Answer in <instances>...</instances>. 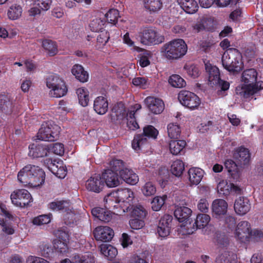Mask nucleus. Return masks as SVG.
I'll use <instances>...</instances> for the list:
<instances>
[{"label": "nucleus", "instance_id": "6", "mask_svg": "<svg viewBox=\"0 0 263 263\" xmlns=\"http://www.w3.org/2000/svg\"><path fill=\"white\" fill-rule=\"evenodd\" d=\"M138 36L140 43L145 45H157L164 41V37L152 27L141 29Z\"/></svg>", "mask_w": 263, "mask_h": 263}, {"label": "nucleus", "instance_id": "25", "mask_svg": "<svg viewBox=\"0 0 263 263\" xmlns=\"http://www.w3.org/2000/svg\"><path fill=\"white\" fill-rule=\"evenodd\" d=\"M234 157L240 167H243L249 164L250 153L249 151L244 147L238 148L236 150Z\"/></svg>", "mask_w": 263, "mask_h": 263}, {"label": "nucleus", "instance_id": "43", "mask_svg": "<svg viewBox=\"0 0 263 263\" xmlns=\"http://www.w3.org/2000/svg\"><path fill=\"white\" fill-rule=\"evenodd\" d=\"M126 114L123 104L119 103L114 107L111 116L112 118H116V120H121L125 117Z\"/></svg>", "mask_w": 263, "mask_h": 263}, {"label": "nucleus", "instance_id": "20", "mask_svg": "<svg viewBox=\"0 0 263 263\" xmlns=\"http://www.w3.org/2000/svg\"><path fill=\"white\" fill-rule=\"evenodd\" d=\"M144 102L149 111L154 114H159L164 109V103L160 99L148 97L145 99Z\"/></svg>", "mask_w": 263, "mask_h": 263}, {"label": "nucleus", "instance_id": "7", "mask_svg": "<svg viewBox=\"0 0 263 263\" xmlns=\"http://www.w3.org/2000/svg\"><path fill=\"white\" fill-rule=\"evenodd\" d=\"M205 68L209 73V81L210 84L220 88V92L227 90L230 87L229 83L222 81L220 78V72L219 69L215 66L213 65L209 61L205 62Z\"/></svg>", "mask_w": 263, "mask_h": 263}, {"label": "nucleus", "instance_id": "42", "mask_svg": "<svg viewBox=\"0 0 263 263\" xmlns=\"http://www.w3.org/2000/svg\"><path fill=\"white\" fill-rule=\"evenodd\" d=\"M67 91V88L65 82L56 86L50 89L49 95L51 97L61 98L65 96Z\"/></svg>", "mask_w": 263, "mask_h": 263}, {"label": "nucleus", "instance_id": "53", "mask_svg": "<svg viewBox=\"0 0 263 263\" xmlns=\"http://www.w3.org/2000/svg\"><path fill=\"white\" fill-rule=\"evenodd\" d=\"M105 24V21L100 18H96L93 19L90 23L89 27L90 29L94 32L101 31Z\"/></svg>", "mask_w": 263, "mask_h": 263}, {"label": "nucleus", "instance_id": "2", "mask_svg": "<svg viewBox=\"0 0 263 263\" xmlns=\"http://www.w3.org/2000/svg\"><path fill=\"white\" fill-rule=\"evenodd\" d=\"M257 72L253 68L245 70L241 76V87L236 88L237 93L244 98L252 96L263 88V82L257 81Z\"/></svg>", "mask_w": 263, "mask_h": 263}, {"label": "nucleus", "instance_id": "37", "mask_svg": "<svg viewBox=\"0 0 263 263\" xmlns=\"http://www.w3.org/2000/svg\"><path fill=\"white\" fill-rule=\"evenodd\" d=\"M79 102L83 107L87 106L89 101V91L84 87L79 88L76 90Z\"/></svg>", "mask_w": 263, "mask_h": 263}, {"label": "nucleus", "instance_id": "62", "mask_svg": "<svg viewBox=\"0 0 263 263\" xmlns=\"http://www.w3.org/2000/svg\"><path fill=\"white\" fill-rule=\"evenodd\" d=\"M132 83L135 86L143 89L146 88L148 86L146 79L142 77L135 78L133 79Z\"/></svg>", "mask_w": 263, "mask_h": 263}, {"label": "nucleus", "instance_id": "57", "mask_svg": "<svg viewBox=\"0 0 263 263\" xmlns=\"http://www.w3.org/2000/svg\"><path fill=\"white\" fill-rule=\"evenodd\" d=\"M222 221L224 226L230 230H232L236 226V219L231 215H226Z\"/></svg>", "mask_w": 263, "mask_h": 263}, {"label": "nucleus", "instance_id": "12", "mask_svg": "<svg viewBox=\"0 0 263 263\" xmlns=\"http://www.w3.org/2000/svg\"><path fill=\"white\" fill-rule=\"evenodd\" d=\"M116 193L118 199L122 205V211L125 213L128 211L134 198L133 192L128 189L118 190L115 191Z\"/></svg>", "mask_w": 263, "mask_h": 263}, {"label": "nucleus", "instance_id": "49", "mask_svg": "<svg viewBox=\"0 0 263 263\" xmlns=\"http://www.w3.org/2000/svg\"><path fill=\"white\" fill-rule=\"evenodd\" d=\"M211 220V217L205 214L197 215L195 223L197 228L202 229L205 227Z\"/></svg>", "mask_w": 263, "mask_h": 263}, {"label": "nucleus", "instance_id": "64", "mask_svg": "<svg viewBox=\"0 0 263 263\" xmlns=\"http://www.w3.org/2000/svg\"><path fill=\"white\" fill-rule=\"evenodd\" d=\"M197 208L201 212L207 213L209 209V204L206 198L200 199L197 203Z\"/></svg>", "mask_w": 263, "mask_h": 263}, {"label": "nucleus", "instance_id": "51", "mask_svg": "<svg viewBox=\"0 0 263 263\" xmlns=\"http://www.w3.org/2000/svg\"><path fill=\"white\" fill-rule=\"evenodd\" d=\"M166 196H155L151 201L152 209L154 211H159L165 203Z\"/></svg>", "mask_w": 263, "mask_h": 263}, {"label": "nucleus", "instance_id": "5", "mask_svg": "<svg viewBox=\"0 0 263 263\" xmlns=\"http://www.w3.org/2000/svg\"><path fill=\"white\" fill-rule=\"evenodd\" d=\"M60 132V127L51 121L42 124L37 134V139L46 141L56 140Z\"/></svg>", "mask_w": 263, "mask_h": 263}, {"label": "nucleus", "instance_id": "29", "mask_svg": "<svg viewBox=\"0 0 263 263\" xmlns=\"http://www.w3.org/2000/svg\"><path fill=\"white\" fill-rule=\"evenodd\" d=\"M91 213L95 217L104 222L109 221L113 216L110 211L98 207L92 209Z\"/></svg>", "mask_w": 263, "mask_h": 263}, {"label": "nucleus", "instance_id": "23", "mask_svg": "<svg viewBox=\"0 0 263 263\" xmlns=\"http://www.w3.org/2000/svg\"><path fill=\"white\" fill-rule=\"evenodd\" d=\"M187 175L190 185H197L202 179L204 172L200 168L193 167L188 170Z\"/></svg>", "mask_w": 263, "mask_h": 263}, {"label": "nucleus", "instance_id": "38", "mask_svg": "<svg viewBox=\"0 0 263 263\" xmlns=\"http://www.w3.org/2000/svg\"><path fill=\"white\" fill-rule=\"evenodd\" d=\"M180 3L182 9L188 13L196 12L198 8L197 2L194 0H180Z\"/></svg>", "mask_w": 263, "mask_h": 263}, {"label": "nucleus", "instance_id": "10", "mask_svg": "<svg viewBox=\"0 0 263 263\" xmlns=\"http://www.w3.org/2000/svg\"><path fill=\"white\" fill-rule=\"evenodd\" d=\"M10 198L13 204L21 208L25 207L32 201L30 194L25 189L14 191L11 193Z\"/></svg>", "mask_w": 263, "mask_h": 263}, {"label": "nucleus", "instance_id": "55", "mask_svg": "<svg viewBox=\"0 0 263 263\" xmlns=\"http://www.w3.org/2000/svg\"><path fill=\"white\" fill-rule=\"evenodd\" d=\"M50 221V215H42L34 217L32 220V223L34 225L42 226L49 223Z\"/></svg>", "mask_w": 263, "mask_h": 263}, {"label": "nucleus", "instance_id": "3", "mask_svg": "<svg viewBox=\"0 0 263 263\" xmlns=\"http://www.w3.org/2000/svg\"><path fill=\"white\" fill-rule=\"evenodd\" d=\"M187 46L182 39H176L165 43L161 48V52L169 60H176L183 57L186 53Z\"/></svg>", "mask_w": 263, "mask_h": 263}, {"label": "nucleus", "instance_id": "50", "mask_svg": "<svg viewBox=\"0 0 263 263\" xmlns=\"http://www.w3.org/2000/svg\"><path fill=\"white\" fill-rule=\"evenodd\" d=\"M64 82V80L60 78L58 75L52 74L49 75L47 78L46 85L47 87L50 89L53 87H55L57 85L58 86Z\"/></svg>", "mask_w": 263, "mask_h": 263}, {"label": "nucleus", "instance_id": "19", "mask_svg": "<svg viewBox=\"0 0 263 263\" xmlns=\"http://www.w3.org/2000/svg\"><path fill=\"white\" fill-rule=\"evenodd\" d=\"M217 191L219 194L227 196L231 193H239L240 189L239 186L229 182L226 180L220 181L217 186Z\"/></svg>", "mask_w": 263, "mask_h": 263}, {"label": "nucleus", "instance_id": "16", "mask_svg": "<svg viewBox=\"0 0 263 263\" xmlns=\"http://www.w3.org/2000/svg\"><path fill=\"white\" fill-rule=\"evenodd\" d=\"M104 181L99 175L95 174L91 176L85 183V186L87 190L90 192L99 193L104 187Z\"/></svg>", "mask_w": 263, "mask_h": 263}, {"label": "nucleus", "instance_id": "15", "mask_svg": "<svg viewBox=\"0 0 263 263\" xmlns=\"http://www.w3.org/2000/svg\"><path fill=\"white\" fill-rule=\"evenodd\" d=\"M94 237L97 240L109 241L114 236V232L112 229L107 226L97 227L93 231Z\"/></svg>", "mask_w": 263, "mask_h": 263}, {"label": "nucleus", "instance_id": "61", "mask_svg": "<svg viewBox=\"0 0 263 263\" xmlns=\"http://www.w3.org/2000/svg\"><path fill=\"white\" fill-rule=\"evenodd\" d=\"M109 165L113 171L117 172L118 171L120 172L122 170L123 166V162L121 160L113 159L109 162Z\"/></svg>", "mask_w": 263, "mask_h": 263}, {"label": "nucleus", "instance_id": "24", "mask_svg": "<svg viewBox=\"0 0 263 263\" xmlns=\"http://www.w3.org/2000/svg\"><path fill=\"white\" fill-rule=\"evenodd\" d=\"M234 208L237 214L245 215L251 209L250 201L247 198L239 197L235 200Z\"/></svg>", "mask_w": 263, "mask_h": 263}, {"label": "nucleus", "instance_id": "40", "mask_svg": "<svg viewBox=\"0 0 263 263\" xmlns=\"http://www.w3.org/2000/svg\"><path fill=\"white\" fill-rule=\"evenodd\" d=\"M141 193L142 195L148 197L154 195L157 191L155 184L152 181L145 182L141 187Z\"/></svg>", "mask_w": 263, "mask_h": 263}, {"label": "nucleus", "instance_id": "46", "mask_svg": "<svg viewBox=\"0 0 263 263\" xmlns=\"http://www.w3.org/2000/svg\"><path fill=\"white\" fill-rule=\"evenodd\" d=\"M168 83L173 87L183 88L185 86L186 82L179 75L173 74L171 76L168 80Z\"/></svg>", "mask_w": 263, "mask_h": 263}, {"label": "nucleus", "instance_id": "8", "mask_svg": "<svg viewBox=\"0 0 263 263\" xmlns=\"http://www.w3.org/2000/svg\"><path fill=\"white\" fill-rule=\"evenodd\" d=\"M158 131L153 126L148 125L143 129V134H138L135 136L132 143V147L135 151L142 148L147 142V138H156Z\"/></svg>", "mask_w": 263, "mask_h": 263}, {"label": "nucleus", "instance_id": "21", "mask_svg": "<svg viewBox=\"0 0 263 263\" xmlns=\"http://www.w3.org/2000/svg\"><path fill=\"white\" fill-rule=\"evenodd\" d=\"M172 221V217L168 215L161 218L157 228V233L160 237L165 238L169 235Z\"/></svg>", "mask_w": 263, "mask_h": 263}, {"label": "nucleus", "instance_id": "36", "mask_svg": "<svg viewBox=\"0 0 263 263\" xmlns=\"http://www.w3.org/2000/svg\"><path fill=\"white\" fill-rule=\"evenodd\" d=\"M236 255L232 252L224 251L216 258L215 263H236Z\"/></svg>", "mask_w": 263, "mask_h": 263}, {"label": "nucleus", "instance_id": "45", "mask_svg": "<svg viewBox=\"0 0 263 263\" xmlns=\"http://www.w3.org/2000/svg\"><path fill=\"white\" fill-rule=\"evenodd\" d=\"M12 106V100L8 95H0V108L4 111L11 110Z\"/></svg>", "mask_w": 263, "mask_h": 263}, {"label": "nucleus", "instance_id": "14", "mask_svg": "<svg viewBox=\"0 0 263 263\" xmlns=\"http://www.w3.org/2000/svg\"><path fill=\"white\" fill-rule=\"evenodd\" d=\"M228 203L224 199H216L213 201L211 210L213 216L216 218H221L226 215L228 212Z\"/></svg>", "mask_w": 263, "mask_h": 263}, {"label": "nucleus", "instance_id": "31", "mask_svg": "<svg viewBox=\"0 0 263 263\" xmlns=\"http://www.w3.org/2000/svg\"><path fill=\"white\" fill-rule=\"evenodd\" d=\"M225 166L231 177L235 180L239 178L241 172L237 164L232 160L229 159L225 161Z\"/></svg>", "mask_w": 263, "mask_h": 263}, {"label": "nucleus", "instance_id": "27", "mask_svg": "<svg viewBox=\"0 0 263 263\" xmlns=\"http://www.w3.org/2000/svg\"><path fill=\"white\" fill-rule=\"evenodd\" d=\"M108 108L107 99L103 96L97 97L93 102V109L99 115H103L106 113Z\"/></svg>", "mask_w": 263, "mask_h": 263}, {"label": "nucleus", "instance_id": "58", "mask_svg": "<svg viewBox=\"0 0 263 263\" xmlns=\"http://www.w3.org/2000/svg\"><path fill=\"white\" fill-rule=\"evenodd\" d=\"M123 43L127 45L130 48L131 50L140 52L142 51V48L136 46L135 45V42L129 37L128 32H126L123 36Z\"/></svg>", "mask_w": 263, "mask_h": 263}, {"label": "nucleus", "instance_id": "18", "mask_svg": "<svg viewBox=\"0 0 263 263\" xmlns=\"http://www.w3.org/2000/svg\"><path fill=\"white\" fill-rule=\"evenodd\" d=\"M104 201L106 208L115 210V212H117V214H120L123 213L122 211V205L118 199L116 193L115 192H112L105 196Z\"/></svg>", "mask_w": 263, "mask_h": 263}, {"label": "nucleus", "instance_id": "44", "mask_svg": "<svg viewBox=\"0 0 263 263\" xmlns=\"http://www.w3.org/2000/svg\"><path fill=\"white\" fill-rule=\"evenodd\" d=\"M184 170V164L182 161L177 159L172 163L171 167V171L175 176H181Z\"/></svg>", "mask_w": 263, "mask_h": 263}, {"label": "nucleus", "instance_id": "28", "mask_svg": "<svg viewBox=\"0 0 263 263\" xmlns=\"http://www.w3.org/2000/svg\"><path fill=\"white\" fill-rule=\"evenodd\" d=\"M48 149L43 145L31 144L29 146L28 156L32 158L43 157L47 155Z\"/></svg>", "mask_w": 263, "mask_h": 263}, {"label": "nucleus", "instance_id": "33", "mask_svg": "<svg viewBox=\"0 0 263 263\" xmlns=\"http://www.w3.org/2000/svg\"><path fill=\"white\" fill-rule=\"evenodd\" d=\"M99 249L101 254L109 260L114 258L118 254L117 249L110 245L103 243L99 246Z\"/></svg>", "mask_w": 263, "mask_h": 263}, {"label": "nucleus", "instance_id": "35", "mask_svg": "<svg viewBox=\"0 0 263 263\" xmlns=\"http://www.w3.org/2000/svg\"><path fill=\"white\" fill-rule=\"evenodd\" d=\"M186 146L184 140H172L169 143L170 153L174 155L179 154Z\"/></svg>", "mask_w": 263, "mask_h": 263}, {"label": "nucleus", "instance_id": "17", "mask_svg": "<svg viewBox=\"0 0 263 263\" xmlns=\"http://www.w3.org/2000/svg\"><path fill=\"white\" fill-rule=\"evenodd\" d=\"M102 178L104 183L109 187L118 186L121 183L118 174L112 170H105L102 174Z\"/></svg>", "mask_w": 263, "mask_h": 263}, {"label": "nucleus", "instance_id": "32", "mask_svg": "<svg viewBox=\"0 0 263 263\" xmlns=\"http://www.w3.org/2000/svg\"><path fill=\"white\" fill-rule=\"evenodd\" d=\"M192 211L186 206H177L174 211V216L180 221L183 222L191 216Z\"/></svg>", "mask_w": 263, "mask_h": 263}, {"label": "nucleus", "instance_id": "39", "mask_svg": "<svg viewBox=\"0 0 263 263\" xmlns=\"http://www.w3.org/2000/svg\"><path fill=\"white\" fill-rule=\"evenodd\" d=\"M145 8L149 12H156L162 7L161 0H143Z\"/></svg>", "mask_w": 263, "mask_h": 263}, {"label": "nucleus", "instance_id": "63", "mask_svg": "<svg viewBox=\"0 0 263 263\" xmlns=\"http://www.w3.org/2000/svg\"><path fill=\"white\" fill-rule=\"evenodd\" d=\"M132 214L135 217L143 218L146 216V212L144 206L138 205L133 210Z\"/></svg>", "mask_w": 263, "mask_h": 263}, {"label": "nucleus", "instance_id": "22", "mask_svg": "<svg viewBox=\"0 0 263 263\" xmlns=\"http://www.w3.org/2000/svg\"><path fill=\"white\" fill-rule=\"evenodd\" d=\"M69 236L65 232L59 231L58 238L54 240L53 247L55 250L60 253H65L68 250V242Z\"/></svg>", "mask_w": 263, "mask_h": 263}, {"label": "nucleus", "instance_id": "56", "mask_svg": "<svg viewBox=\"0 0 263 263\" xmlns=\"http://www.w3.org/2000/svg\"><path fill=\"white\" fill-rule=\"evenodd\" d=\"M105 17L109 23L115 24L119 17V11L116 9H111L106 13Z\"/></svg>", "mask_w": 263, "mask_h": 263}, {"label": "nucleus", "instance_id": "59", "mask_svg": "<svg viewBox=\"0 0 263 263\" xmlns=\"http://www.w3.org/2000/svg\"><path fill=\"white\" fill-rule=\"evenodd\" d=\"M127 125L131 130H135L139 128V125L136 121L134 113L128 112L127 114Z\"/></svg>", "mask_w": 263, "mask_h": 263}, {"label": "nucleus", "instance_id": "41", "mask_svg": "<svg viewBox=\"0 0 263 263\" xmlns=\"http://www.w3.org/2000/svg\"><path fill=\"white\" fill-rule=\"evenodd\" d=\"M167 132L169 138L172 139H177L181 134V128L177 123H171L167 126Z\"/></svg>", "mask_w": 263, "mask_h": 263}, {"label": "nucleus", "instance_id": "11", "mask_svg": "<svg viewBox=\"0 0 263 263\" xmlns=\"http://www.w3.org/2000/svg\"><path fill=\"white\" fill-rule=\"evenodd\" d=\"M251 226L247 221H241L236 226L234 236L240 242H246L250 239Z\"/></svg>", "mask_w": 263, "mask_h": 263}, {"label": "nucleus", "instance_id": "9", "mask_svg": "<svg viewBox=\"0 0 263 263\" xmlns=\"http://www.w3.org/2000/svg\"><path fill=\"white\" fill-rule=\"evenodd\" d=\"M178 98L181 104L191 110L197 109L201 103L199 98L189 91H181Z\"/></svg>", "mask_w": 263, "mask_h": 263}, {"label": "nucleus", "instance_id": "60", "mask_svg": "<svg viewBox=\"0 0 263 263\" xmlns=\"http://www.w3.org/2000/svg\"><path fill=\"white\" fill-rule=\"evenodd\" d=\"M109 39V35L107 31L104 30L101 31L99 34L97 36V43L100 46H104L108 42Z\"/></svg>", "mask_w": 263, "mask_h": 263}, {"label": "nucleus", "instance_id": "34", "mask_svg": "<svg viewBox=\"0 0 263 263\" xmlns=\"http://www.w3.org/2000/svg\"><path fill=\"white\" fill-rule=\"evenodd\" d=\"M22 12V7L20 5L14 4L9 8L7 11V16L9 20L15 21L21 17Z\"/></svg>", "mask_w": 263, "mask_h": 263}, {"label": "nucleus", "instance_id": "4", "mask_svg": "<svg viewBox=\"0 0 263 263\" xmlns=\"http://www.w3.org/2000/svg\"><path fill=\"white\" fill-rule=\"evenodd\" d=\"M222 64L229 72H238L242 68V56L235 48H230L224 52L222 57Z\"/></svg>", "mask_w": 263, "mask_h": 263}, {"label": "nucleus", "instance_id": "54", "mask_svg": "<svg viewBox=\"0 0 263 263\" xmlns=\"http://www.w3.org/2000/svg\"><path fill=\"white\" fill-rule=\"evenodd\" d=\"M184 69L187 74L191 77L196 78L199 75L198 68L192 64H186L184 66Z\"/></svg>", "mask_w": 263, "mask_h": 263}, {"label": "nucleus", "instance_id": "48", "mask_svg": "<svg viewBox=\"0 0 263 263\" xmlns=\"http://www.w3.org/2000/svg\"><path fill=\"white\" fill-rule=\"evenodd\" d=\"M12 219H4L2 215H0V226L2 230L7 235H12L14 233V229L9 223V221Z\"/></svg>", "mask_w": 263, "mask_h": 263}, {"label": "nucleus", "instance_id": "47", "mask_svg": "<svg viewBox=\"0 0 263 263\" xmlns=\"http://www.w3.org/2000/svg\"><path fill=\"white\" fill-rule=\"evenodd\" d=\"M42 46L50 55H54L58 52L57 45L52 41L49 40H43L42 41Z\"/></svg>", "mask_w": 263, "mask_h": 263}, {"label": "nucleus", "instance_id": "1", "mask_svg": "<svg viewBox=\"0 0 263 263\" xmlns=\"http://www.w3.org/2000/svg\"><path fill=\"white\" fill-rule=\"evenodd\" d=\"M45 173L42 168L35 165L28 164L18 173L17 179L24 186L36 187L44 183Z\"/></svg>", "mask_w": 263, "mask_h": 263}, {"label": "nucleus", "instance_id": "13", "mask_svg": "<svg viewBox=\"0 0 263 263\" xmlns=\"http://www.w3.org/2000/svg\"><path fill=\"white\" fill-rule=\"evenodd\" d=\"M45 165L52 173L59 178H64L67 174L66 166L62 161H57L50 159L44 161Z\"/></svg>", "mask_w": 263, "mask_h": 263}, {"label": "nucleus", "instance_id": "52", "mask_svg": "<svg viewBox=\"0 0 263 263\" xmlns=\"http://www.w3.org/2000/svg\"><path fill=\"white\" fill-rule=\"evenodd\" d=\"M69 202L64 200H54L48 204V208L52 211H59L68 208Z\"/></svg>", "mask_w": 263, "mask_h": 263}, {"label": "nucleus", "instance_id": "26", "mask_svg": "<svg viewBox=\"0 0 263 263\" xmlns=\"http://www.w3.org/2000/svg\"><path fill=\"white\" fill-rule=\"evenodd\" d=\"M120 176L126 183L130 185H135L139 181L138 176L133 170L128 168L121 170Z\"/></svg>", "mask_w": 263, "mask_h": 263}, {"label": "nucleus", "instance_id": "30", "mask_svg": "<svg viewBox=\"0 0 263 263\" xmlns=\"http://www.w3.org/2000/svg\"><path fill=\"white\" fill-rule=\"evenodd\" d=\"M71 72L76 78L81 82H86L88 80V73L84 70L83 67L80 65H74L71 69Z\"/></svg>", "mask_w": 263, "mask_h": 263}]
</instances>
